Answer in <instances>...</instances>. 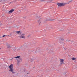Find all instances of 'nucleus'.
Here are the masks:
<instances>
[{
  "label": "nucleus",
  "instance_id": "1",
  "mask_svg": "<svg viewBox=\"0 0 77 77\" xmlns=\"http://www.w3.org/2000/svg\"><path fill=\"white\" fill-rule=\"evenodd\" d=\"M8 68L10 69L9 70L10 72H11L12 73H15V72L14 71V69H13V64H12L8 66Z\"/></svg>",
  "mask_w": 77,
  "mask_h": 77
},
{
  "label": "nucleus",
  "instance_id": "2",
  "mask_svg": "<svg viewBox=\"0 0 77 77\" xmlns=\"http://www.w3.org/2000/svg\"><path fill=\"white\" fill-rule=\"evenodd\" d=\"M66 3H57V5L58 6H59V7H61V6H64L65 5H66Z\"/></svg>",
  "mask_w": 77,
  "mask_h": 77
},
{
  "label": "nucleus",
  "instance_id": "3",
  "mask_svg": "<svg viewBox=\"0 0 77 77\" xmlns=\"http://www.w3.org/2000/svg\"><path fill=\"white\" fill-rule=\"evenodd\" d=\"M42 19L41 18H40V17H38V24L40 25V24L42 22Z\"/></svg>",
  "mask_w": 77,
  "mask_h": 77
},
{
  "label": "nucleus",
  "instance_id": "4",
  "mask_svg": "<svg viewBox=\"0 0 77 77\" xmlns=\"http://www.w3.org/2000/svg\"><path fill=\"white\" fill-rule=\"evenodd\" d=\"M53 0H40V1L41 2H52Z\"/></svg>",
  "mask_w": 77,
  "mask_h": 77
},
{
  "label": "nucleus",
  "instance_id": "5",
  "mask_svg": "<svg viewBox=\"0 0 77 77\" xmlns=\"http://www.w3.org/2000/svg\"><path fill=\"white\" fill-rule=\"evenodd\" d=\"M60 62H61V64H63V63H63V61H64V60L60 59Z\"/></svg>",
  "mask_w": 77,
  "mask_h": 77
},
{
  "label": "nucleus",
  "instance_id": "6",
  "mask_svg": "<svg viewBox=\"0 0 77 77\" xmlns=\"http://www.w3.org/2000/svg\"><path fill=\"white\" fill-rule=\"evenodd\" d=\"M25 34H23L20 33V35L21 36L22 38H23V39H25V36H24Z\"/></svg>",
  "mask_w": 77,
  "mask_h": 77
},
{
  "label": "nucleus",
  "instance_id": "7",
  "mask_svg": "<svg viewBox=\"0 0 77 77\" xmlns=\"http://www.w3.org/2000/svg\"><path fill=\"white\" fill-rule=\"evenodd\" d=\"M54 20H55V19H46V21H54Z\"/></svg>",
  "mask_w": 77,
  "mask_h": 77
},
{
  "label": "nucleus",
  "instance_id": "8",
  "mask_svg": "<svg viewBox=\"0 0 77 77\" xmlns=\"http://www.w3.org/2000/svg\"><path fill=\"white\" fill-rule=\"evenodd\" d=\"M14 11V9H12L10 11L8 12V13H12V12H13Z\"/></svg>",
  "mask_w": 77,
  "mask_h": 77
},
{
  "label": "nucleus",
  "instance_id": "9",
  "mask_svg": "<svg viewBox=\"0 0 77 77\" xmlns=\"http://www.w3.org/2000/svg\"><path fill=\"white\" fill-rule=\"evenodd\" d=\"M35 53H39V50L38 49H36L35 51Z\"/></svg>",
  "mask_w": 77,
  "mask_h": 77
},
{
  "label": "nucleus",
  "instance_id": "10",
  "mask_svg": "<svg viewBox=\"0 0 77 77\" xmlns=\"http://www.w3.org/2000/svg\"><path fill=\"white\" fill-rule=\"evenodd\" d=\"M71 59L72 60H76L77 59L74 57H72L71 58Z\"/></svg>",
  "mask_w": 77,
  "mask_h": 77
},
{
  "label": "nucleus",
  "instance_id": "11",
  "mask_svg": "<svg viewBox=\"0 0 77 77\" xmlns=\"http://www.w3.org/2000/svg\"><path fill=\"white\" fill-rule=\"evenodd\" d=\"M16 33H17V34H19V33H21V31H17Z\"/></svg>",
  "mask_w": 77,
  "mask_h": 77
},
{
  "label": "nucleus",
  "instance_id": "12",
  "mask_svg": "<svg viewBox=\"0 0 77 77\" xmlns=\"http://www.w3.org/2000/svg\"><path fill=\"white\" fill-rule=\"evenodd\" d=\"M20 56H18L16 57H15L14 58H20Z\"/></svg>",
  "mask_w": 77,
  "mask_h": 77
},
{
  "label": "nucleus",
  "instance_id": "13",
  "mask_svg": "<svg viewBox=\"0 0 77 77\" xmlns=\"http://www.w3.org/2000/svg\"><path fill=\"white\" fill-rule=\"evenodd\" d=\"M60 39L61 41H63L65 40V39H64V38H61Z\"/></svg>",
  "mask_w": 77,
  "mask_h": 77
},
{
  "label": "nucleus",
  "instance_id": "14",
  "mask_svg": "<svg viewBox=\"0 0 77 77\" xmlns=\"http://www.w3.org/2000/svg\"><path fill=\"white\" fill-rule=\"evenodd\" d=\"M17 64H18L19 63H20V61L19 60H17Z\"/></svg>",
  "mask_w": 77,
  "mask_h": 77
},
{
  "label": "nucleus",
  "instance_id": "15",
  "mask_svg": "<svg viewBox=\"0 0 77 77\" xmlns=\"http://www.w3.org/2000/svg\"><path fill=\"white\" fill-rule=\"evenodd\" d=\"M71 44H74V42L73 41H71Z\"/></svg>",
  "mask_w": 77,
  "mask_h": 77
},
{
  "label": "nucleus",
  "instance_id": "16",
  "mask_svg": "<svg viewBox=\"0 0 77 77\" xmlns=\"http://www.w3.org/2000/svg\"><path fill=\"white\" fill-rule=\"evenodd\" d=\"M9 35H4L2 36V37H5V36H8Z\"/></svg>",
  "mask_w": 77,
  "mask_h": 77
},
{
  "label": "nucleus",
  "instance_id": "17",
  "mask_svg": "<svg viewBox=\"0 0 77 77\" xmlns=\"http://www.w3.org/2000/svg\"><path fill=\"white\" fill-rule=\"evenodd\" d=\"M73 2V0H71L70 1H69V3H68L69 4V3H70V2Z\"/></svg>",
  "mask_w": 77,
  "mask_h": 77
},
{
  "label": "nucleus",
  "instance_id": "18",
  "mask_svg": "<svg viewBox=\"0 0 77 77\" xmlns=\"http://www.w3.org/2000/svg\"><path fill=\"white\" fill-rule=\"evenodd\" d=\"M19 59H20V60H21V61L22 60V58L21 57H19Z\"/></svg>",
  "mask_w": 77,
  "mask_h": 77
},
{
  "label": "nucleus",
  "instance_id": "19",
  "mask_svg": "<svg viewBox=\"0 0 77 77\" xmlns=\"http://www.w3.org/2000/svg\"><path fill=\"white\" fill-rule=\"evenodd\" d=\"M10 47H11V46H10V45H8V48H10Z\"/></svg>",
  "mask_w": 77,
  "mask_h": 77
},
{
  "label": "nucleus",
  "instance_id": "20",
  "mask_svg": "<svg viewBox=\"0 0 77 77\" xmlns=\"http://www.w3.org/2000/svg\"><path fill=\"white\" fill-rule=\"evenodd\" d=\"M29 36H30V35H28L27 37L28 38H29Z\"/></svg>",
  "mask_w": 77,
  "mask_h": 77
},
{
  "label": "nucleus",
  "instance_id": "21",
  "mask_svg": "<svg viewBox=\"0 0 77 77\" xmlns=\"http://www.w3.org/2000/svg\"><path fill=\"white\" fill-rule=\"evenodd\" d=\"M71 41L68 40L69 42H71Z\"/></svg>",
  "mask_w": 77,
  "mask_h": 77
},
{
  "label": "nucleus",
  "instance_id": "22",
  "mask_svg": "<svg viewBox=\"0 0 77 77\" xmlns=\"http://www.w3.org/2000/svg\"><path fill=\"white\" fill-rule=\"evenodd\" d=\"M0 39H2V37H0Z\"/></svg>",
  "mask_w": 77,
  "mask_h": 77
},
{
  "label": "nucleus",
  "instance_id": "23",
  "mask_svg": "<svg viewBox=\"0 0 77 77\" xmlns=\"http://www.w3.org/2000/svg\"><path fill=\"white\" fill-rule=\"evenodd\" d=\"M68 33H69V32H68Z\"/></svg>",
  "mask_w": 77,
  "mask_h": 77
},
{
  "label": "nucleus",
  "instance_id": "24",
  "mask_svg": "<svg viewBox=\"0 0 77 77\" xmlns=\"http://www.w3.org/2000/svg\"><path fill=\"white\" fill-rule=\"evenodd\" d=\"M0 25H2V24H0Z\"/></svg>",
  "mask_w": 77,
  "mask_h": 77
},
{
  "label": "nucleus",
  "instance_id": "25",
  "mask_svg": "<svg viewBox=\"0 0 77 77\" xmlns=\"http://www.w3.org/2000/svg\"><path fill=\"white\" fill-rule=\"evenodd\" d=\"M12 59H13V58H12Z\"/></svg>",
  "mask_w": 77,
  "mask_h": 77
},
{
  "label": "nucleus",
  "instance_id": "26",
  "mask_svg": "<svg viewBox=\"0 0 77 77\" xmlns=\"http://www.w3.org/2000/svg\"><path fill=\"white\" fill-rule=\"evenodd\" d=\"M0 49H1V48H0Z\"/></svg>",
  "mask_w": 77,
  "mask_h": 77
}]
</instances>
